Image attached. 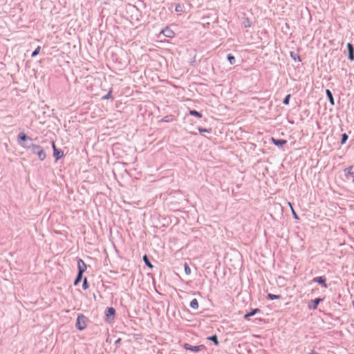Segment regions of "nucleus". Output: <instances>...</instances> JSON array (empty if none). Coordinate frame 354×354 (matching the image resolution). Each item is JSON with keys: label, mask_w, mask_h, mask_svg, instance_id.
<instances>
[{"label": "nucleus", "mask_w": 354, "mask_h": 354, "mask_svg": "<svg viewBox=\"0 0 354 354\" xmlns=\"http://www.w3.org/2000/svg\"><path fill=\"white\" fill-rule=\"evenodd\" d=\"M189 113V114H190L191 115L196 116V117H197V118H202V114H201V113H200L199 112H198L197 111H195V110H190Z\"/></svg>", "instance_id": "obj_15"}, {"label": "nucleus", "mask_w": 354, "mask_h": 354, "mask_svg": "<svg viewBox=\"0 0 354 354\" xmlns=\"http://www.w3.org/2000/svg\"><path fill=\"white\" fill-rule=\"evenodd\" d=\"M19 139L20 140L25 141L27 139V137L24 132H21L19 134Z\"/></svg>", "instance_id": "obj_22"}, {"label": "nucleus", "mask_w": 354, "mask_h": 354, "mask_svg": "<svg viewBox=\"0 0 354 354\" xmlns=\"http://www.w3.org/2000/svg\"><path fill=\"white\" fill-rule=\"evenodd\" d=\"M352 169H353V167L351 166L348 168H347L346 169H345V172H346V176H348V175L353 176L354 174L352 171Z\"/></svg>", "instance_id": "obj_20"}, {"label": "nucleus", "mask_w": 354, "mask_h": 354, "mask_svg": "<svg viewBox=\"0 0 354 354\" xmlns=\"http://www.w3.org/2000/svg\"><path fill=\"white\" fill-rule=\"evenodd\" d=\"M40 50H41V47L37 46V48L32 52V57H35L36 55H37L39 53Z\"/></svg>", "instance_id": "obj_24"}, {"label": "nucleus", "mask_w": 354, "mask_h": 354, "mask_svg": "<svg viewBox=\"0 0 354 354\" xmlns=\"http://www.w3.org/2000/svg\"><path fill=\"white\" fill-rule=\"evenodd\" d=\"M198 131H199L201 133H203V132L209 133V132H210V131H209V129H203V128H201V127H199V128H198Z\"/></svg>", "instance_id": "obj_28"}, {"label": "nucleus", "mask_w": 354, "mask_h": 354, "mask_svg": "<svg viewBox=\"0 0 354 354\" xmlns=\"http://www.w3.org/2000/svg\"><path fill=\"white\" fill-rule=\"evenodd\" d=\"M120 338H119L118 340H117V342H120Z\"/></svg>", "instance_id": "obj_34"}, {"label": "nucleus", "mask_w": 354, "mask_h": 354, "mask_svg": "<svg viewBox=\"0 0 354 354\" xmlns=\"http://www.w3.org/2000/svg\"><path fill=\"white\" fill-rule=\"evenodd\" d=\"M313 281L322 284L324 288H327V284L326 283V279L324 277H315L313 279Z\"/></svg>", "instance_id": "obj_6"}, {"label": "nucleus", "mask_w": 354, "mask_h": 354, "mask_svg": "<svg viewBox=\"0 0 354 354\" xmlns=\"http://www.w3.org/2000/svg\"><path fill=\"white\" fill-rule=\"evenodd\" d=\"M176 12H180V11H181V6H180V5L176 6Z\"/></svg>", "instance_id": "obj_31"}, {"label": "nucleus", "mask_w": 354, "mask_h": 354, "mask_svg": "<svg viewBox=\"0 0 354 354\" xmlns=\"http://www.w3.org/2000/svg\"><path fill=\"white\" fill-rule=\"evenodd\" d=\"M82 287H83L84 290H86V289L88 288V284L87 279L86 278H84V279Z\"/></svg>", "instance_id": "obj_26"}, {"label": "nucleus", "mask_w": 354, "mask_h": 354, "mask_svg": "<svg viewBox=\"0 0 354 354\" xmlns=\"http://www.w3.org/2000/svg\"><path fill=\"white\" fill-rule=\"evenodd\" d=\"M288 207H290V209H292V203L290 202H288Z\"/></svg>", "instance_id": "obj_33"}, {"label": "nucleus", "mask_w": 354, "mask_h": 354, "mask_svg": "<svg viewBox=\"0 0 354 354\" xmlns=\"http://www.w3.org/2000/svg\"><path fill=\"white\" fill-rule=\"evenodd\" d=\"M349 55L348 58L350 60L353 61L354 59V48L353 45L351 43L347 44Z\"/></svg>", "instance_id": "obj_7"}, {"label": "nucleus", "mask_w": 354, "mask_h": 354, "mask_svg": "<svg viewBox=\"0 0 354 354\" xmlns=\"http://www.w3.org/2000/svg\"><path fill=\"white\" fill-rule=\"evenodd\" d=\"M227 59L231 64H233L235 63V57L232 55H228Z\"/></svg>", "instance_id": "obj_21"}, {"label": "nucleus", "mask_w": 354, "mask_h": 354, "mask_svg": "<svg viewBox=\"0 0 354 354\" xmlns=\"http://www.w3.org/2000/svg\"><path fill=\"white\" fill-rule=\"evenodd\" d=\"M291 212H292V214L294 218L295 219H299V216H297V214H296V212L293 208H292Z\"/></svg>", "instance_id": "obj_30"}, {"label": "nucleus", "mask_w": 354, "mask_h": 354, "mask_svg": "<svg viewBox=\"0 0 354 354\" xmlns=\"http://www.w3.org/2000/svg\"><path fill=\"white\" fill-rule=\"evenodd\" d=\"M31 147L36 150L35 152H37V156L41 160H44L46 158V153L39 145H32Z\"/></svg>", "instance_id": "obj_2"}, {"label": "nucleus", "mask_w": 354, "mask_h": 354, "mask_svg": "<svg viewBox=\"0 0 354 354\" xmlns=\"http://www.w3.org/2000/svg\"><path fill=\"white\" fill-rule=\"evenodd\" d=\"M105 314L106 317H114L115 315V310L112 307H109L106 309Z\"/></svg>", "instance_id": "obj_8"}, {"label": "nucleus", "mask_w": 354, "mask_h": 354, "mask_svg": "<svg viewBox=\"0 0 354 354\" xmlns=\"http://www.w3.org/2000/svg\"><path fill=\"white\" fill-rule=\"evenodd\" d=\"M143 260L145 263V264L149 268H153V265L150 263V261H149V259L147 257V255H145L143 257Z\"/></svg>", "instance_id": "obj_16"}, {"label": "nucleus", "mask_w": 354, "mask_h": 354, "mask_svg": "<svg viewBox=\"0 0 354 354\" xmlns=\"http://www.w3.org/2000/svg\"><path fill=\"white\" fill-rule=\"evenodd\" d=\"M290 98V94L287 95L286 97H285V99L283 100V104H288Z\"/></svg>", "instance_id": "obj_27"}, {"label": "nucleus", "mask_w": 354, "mask_h": 354, "mask_svg": "<svg viewBox=\"0 0 354 354\" xmlns=\"http://www.w3.org/2000/svg\"><path fill=\"white\" fill-rule=\"evenodd\" d=\"M165 37L169 38H173L175 36V32L169 28L163 29L161 32Z\"/></svg>", "instance_id": "obj_5"}, {"label": "nucleus", "mask_w": 354, "mask_h": 354, "mask_svg": "<svg viewBox=\"0 0 354 354\" xmlns=\"http://www.w3.org/2000/svg\"><path fill=\"white\" fill-rule=\"evenodd\" d=\"M184 268H185V273L187 275H189L191 274V269H190L189 266H188V264L187 263H185L184 264Z\"/></svg>", "instance_id": "obj_19"}, {"label": "nucleus", "mask_w": 354, "mask_h": 354, "mask_svg": "<svg viewBox=\"0 0 354 354\" xmlns=\"http://www.w3.org/2000/svg\"><path fill=\"white\" fill-rule=\"evenodd\" d=\"M52 147H53V152L55 151V149H57L56 147H55V144L54 142H52Z\"/></svg>", "instance_id": "obj_32"}, {"label": "nucleus", "mask_w": 354, "mask_h": 354, "mask_svg": "<svg viewBox=\"0 0 354 354\" xmlns=\"http://www.w3.org/2000/svg\"><path fill=\"white\" fill-rule=\"evenodd\" d=\"M109 98H111V91H110L107 95H106L105 96H104L102 97V99H104V100H106V99H109Z\"/></svg>", "instance_id": "obj_29"}, {"label": "nucleus", "mask_w": 354, "mask_h": 354, "mask_svg": "<svg viewBox=\"0 0 354 354\" xmlns=\"http://www.w3.org/2000/svg\"><path fill=\"white\" fill-rule=\"evenodd\" d=\"M82 274H83L78 273L77 277L74 282V285H75V286L77 285V283L81 281V279L82 278Z\"/></svg>", "instance_id": "obj_23"}, {"label": "nucleus", "mask_w": 354, "mask_h": 354, "mask_svg": "<svg viewBox=\"0 0 354 354\" xmlns=\"http://www.w3.org/2000/svg\"><path fill=\"white\" fill-rule=\"evenodd\" d=\"M53 153L54 156L56 158L57 160L60 159L64 156L63 151L57 149H55V151L53 152Z\"/></svg>", "instance_id": "obj_11"}, {"label": "nucleus", "mask_w": 354, "mask_h": 354, "mask_svg": "<svg viewBox=\"0 0 354 354\" xmlns=\"http://www.w3.org/2000/svg\"><path fill=\"white\" fill-rule=\"evenodd\" d=\"M77 266H78V273H80V274H83L87 268L86 263L81 259H78Z\"/></svg>", "instance_id": "obj_4"}, {"label": "nucleus", "mask_w": 354, "mask_h": 354, "mask_svg": "<svg viewBox=\"0 0 354 354\" xmlns=\"http://www.w3.org/2000/svg\"><path fill=\"white\" fill-rule=\"evenodd\" d=\"M267 297H268V299H270L271 300L277 299H279L281 297L280 295H273V294H271V293H269Z\"/></svg>", "instance_id": "obj_18"}, {"label": "nucleus", "mask_w": 354, "mask_h": 354, "mask_svg": "<svg viewBox=\"0 0 354 354\" xmlns=\"http://www.w3.org/2000/svg\"><path fill=\"white\" fill-rule=\"evenodd\" d=\"M326 93L327 97L329 99V101H330V104L332 105H334V104H335L334 99H333V95H332V93L330 92V91L327 89L326 91Z\"/></svg>", "instance_id": "obj_14"}, {"label": "nucleus", "mask_w": 354, "mask_h": 354, "mask_svg": "<svg viewBox=\"0 0 354 354\" xmlns=\"http://www.w3.org/2000/svg\"><path fill=\"white\" fill-rule=\"evenodd\" d=\"M183 346L186 350H189L193 352H198L205 348L204 345L191 346L189 344H185Z\"/></svg>", "instance_id": "obj_3"}, {"label": "nucleus", "mask_w": 354, "mask_h": 354, "mask_svg": "<svg viewBox=\"0 0 354 354\" xmlns=\"http://www.w3.org/2000/svg\"><path fill=\"white\" fill-rule=\"evenodd\" d=\"M348 136L346 133L342 134L341 143L344 144L346 142Z\"/></svg>", "instance_id": "obj_25"}, {"label": "nucleus", "mask_w": 354, "mask_h": 354, "mask_svg": "<svg viewBox=\"0 0 354 354\" xmlns=\"http://www.w3.org/2000/svg\"><path fill=\"white\" fill-rule=\"evenodd\" d=\"M190 307L193 309H198L199 307L198 301L196 299H194L190 302Z\"/></svg>", "instance_id": "obj_13"}, {"label": "nucleus", "mask_w": 354, "mask_h": 354, "mask_svg": "<svg viewBox=\"0 0 354 354\" xmlns=\"http://www.w3.org/2000/svg\"><path fill=\"white\" fill-rule=\"evenodd\" d=\"M260 312L259 308H255L252 310L250 313H248L244 315V318L245 319H248L250 317L254 315L256 313Z\"/></svg>", "instance_id": "obj_12"}, {"label": "nucleus", "mask_w": 354, "mask_h": 354, "mask_svg": "<svg viewBox=\"0 0 354 354\" xmlns=\"http://www.w3.org/2000/svg\"><path fill=\"white\" fill-rule=\"evenodd\" d=\"M322 301V299H319V298H317V299H315V300H313L311 301V304H309V308H313V309H316L317 308V306L319 304V303Z\"/></svg>", "instance_id": "obj_9"}, {"label": "nucleus", "mask_w": 354, "mask_h": 354, "mask_svg": "<svg viewBox=\"0 0 354 354\" xmlns=\"http://www.w3.org/2000/svg\"><path fill=\"white\" fill-rule=\"evenodd\" d=\"M271 140L277 146H283L287 142L286 140H277L273 138L271 139Z\"/></svg>", "instance_id": "obj_10"}, {"label": "nucleus", "mask_w": 354, "mask_h": 354, "mask_svg": "<svg viewBox=\"0 0 354 354\" xmlns=\"http://www.w3.org/2000/svg\"><path fill=\"white\" fill-rule=\"evenodd\" d=\"M207 339H209V340H210V341L214 342V343L216 345H218V339H217V336H216V335H213V336H211V337H207Z\"/></svg>", "instance_id": "obj_17"}, {"label": "nucleus", "mask_w": 354, "mask_h": 354, "mask_svg": "<svg viewBox=\"0 0 354 354\" xmlns=\"http://www.w3.org/2000/svg\"><path fill=\"white\" fill-rule=\"evenodd\" d=\"M76 326L80 330H84L86 327V318L83 315H78L77 318Z\"/></svg>", "instance_id": "obj_1"}]
</instances>
